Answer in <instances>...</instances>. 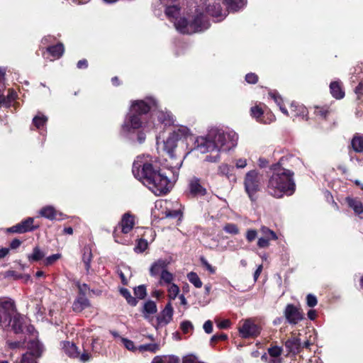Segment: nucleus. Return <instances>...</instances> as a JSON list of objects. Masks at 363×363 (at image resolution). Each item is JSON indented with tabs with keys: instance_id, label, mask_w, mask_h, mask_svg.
<instances>
[{
	"instance_id": "1",
	"label": "nucleus",
	"mask_w": 363,
	"mask_h": 363,
	"mask_svg": "<svg viewBox=\"0 0 363 363\" xmlns=\"http://www.w3.org/2000/svg\"><path fill=\"white\" fill-rule=\"evenodd\" d=\"M150 155H139L133 162V173L155 195L166 194L173 186L167 176L154 166Z\"/></svg>"
},
{
	"instance_id": "2",
	"label": "nucleus",
	"mask_w": 363,
	"mask_h": 363,
	"mask_svg": "<svg viewBox=\"0 0 363 363\" xmlns=\"http://www.w3.org/2000/svg\"><path fill=\"white\" fill-rule=\"evenodd\" d=\"M238 136L234 131L211 129L206 137L196 140V150L201 153L230 150L237 145Z\"/></svg>"
},
{
	"instance_id": "3",
	"label": "nucleus",
	"mask_w": 363,
	"mask_h": 363,
	"mask_svg": "<svg viewBox=\"0 0 363 363\" xmlns=\"http://www.w3.org/2000/svg\"><path fill=\"white\" fill-rule=\"evenodd\" d=\"M273 169V174L267 184L269 194L276 198H281L284 195H292L296 188L294 172L281 167L279 164L275 165Z\"/></svg>"
},
{
	"instance_id": "4",
	"label": "nucleus",
	"mask_w": 363,
	"mask_h": 363,
	"mask_svg": "<svg viewBox=\"0 0 363 363\" xmlns=\"http://www.w3.org/2000/svg\"><path fill=\"white\" fill-rule=\"evenodd\" d=\"M179 8L177 6H167L165 9L167 17L174 21L176 29L184 34H191L207 29L209 27L208 22L205 19L203 14L196 10V15L191 21H188L184 18L177 20L179 15Z\"/></svg>"
},
{
	"instance_id": "5",
	"label": "nucleus",
	"mask_w": 363,
	"mask_h": 363,
	"mask_svg": "<svg viewBox=\"0 0 363 363\" xmlns=\"http://www.w3.org/2000/svg\"><path fill=\"white\" fill-rule=\"evenodd\" d=\"M150 109V105L143 101H135L132 103L128 121L125 122L127 128L138 129L142 126L141 116L147 113Z\"/></svg>"
},
{
	"instance_id": "6",
	"label": "nucleus",
	"mask_w": 363,
	"mask_h": 363,
	"mask_svg": "<svg viewBox=\"0 0 363 363\" xmlns=\"http://www.w3.org/2000/svg\"><path fill=\"white\" fill-rule=\"evenodd\" d=\"M262 182L263 175L257 170L252 169L245 174L243 184L246 193L251 199H253L254 195L260 190Z\"/></svg>"
},
{
	"instance_id": "7",
	"label": "nucleus",
	"mask_w": 363,
	"mask_h": 363,
	"mask_svg": "<svg viewBox=\"0 0 363 363\" xmlns=\"http://www.w3.org/2000/svg\"><path fill=\"white\" fill-rule=\"evenodd\" d=\"M201 3L199 6L202 7V9L205 8L206 13H208L209 15L216 17L218 18V21H220L223 18H224L226 16V11H223L221 6H220V1L221 0H201ZM228 8L233 11H236V10L232 9L226 0H224ZM228 1H231L235 3H237V4H239L238 0H228ZM243 6H242V8ZM241 9V7H240ZM239 9H237L239 10Z\"/></svg>"
},
{
	"instance_id": "8",
	"label": "nucleus",
	"mask_w": 363,
	"mask_h": 363,
	"mask_svg": "<svg viewBox=\"0 0 363 363\" xmlns=\"http://www.w3.org/2000/svg\"><path fill=\"white\" fill-rule=\"evenodd\" d=\"M28 352L22 356L21 363H37L36 359L41 356L43 346L37 340L28 342Z\"/></svg>"
},
{
	"instance_id": "9",
	"label": "nucleus",
	"mask_w": 363,
	"mask_h": 363,
	"mask_svg": "<svg viewBox=\"0 0 363 363\" xmlns=\"http://www.w3.org/2000/svg\"><path fill=\"white\" fill-rule=\"evenodd\" d=\"M238 331L242 338H254L260 334L261 327L253 319L248 318L242 320Z\"/></svg>"
},
{
	"instance_id": "10",
	"label": "nucleus",
	"mask_w": 363,
	"mask_h": 363,
	"mask_svg": "<svg viewBox=\"0 0 363 363\" xmlns=\"http://www.w3.org/2000/svg\"><path fill=\"white\" fill-rule=\"evenodd\" d=\"M34 219L33 218H28L27 219L21 221L16 225L12 226L9 229V232L24 233L26 232L32 231L39 227V225H34Z\"/></svg>"
},
{
	"instance_id": "11",
	"label": "nucleus",
	"mask_w": 363,
	"mask_h": 363,
	"mask_svg": "<svg viewBox=\"0 0 363 363\" xmlns=\"http://www.w3.org/2000/svg\"><path fill=\"white\" fill-rule=\"evenodd\" d=\"M284 313L287 320L292 324H296L303 319L301 313L292 304L287 305Z\"/></svg>"
},
{
	"instance_id": "12",
	"label": "nucleus",
	"mask_w": 363,
	"mask_h": 363,
	"mask_svg": "<svg viewBox=\"0 0 363 363\" xmlns=\"http://www.w3.org/2000/svg\"><path fill=\"white\" fill-rule=\"evenodd\" d=\"M169 264V262L165 259H159L150 267V274L152 277H157L164 272L167 269V266Z\"/></svg>"
},
{
	"instance_id": "13",
	"label": "nucleus",
	"mask_w": 363,
	"mask_h": 363,
	"mask_svg": "<svg viewBox=\"0 0 363 363\" xmlns=\"http://www.w3.org/2000/svg\"><path fill=\"white\" fill-rule=\"evenodd\" d=\"M135 224V216L130 213H125L122 216L119 225L121 228V233L127 234L131 231Z\"/></svg>"
},
{
	"instance_id": "14",
	"label": "nucleus",
	"mask_w": 363,
	"mask_h": 363,
	"mask_svg": "<svg viewBox=\"0 0 363 363\" xmlns=\"http://www.w3.org/2000/svg\"><path fill=\"white\" fill-rule=\"evenodd\" d=\"M189 190L194 196H203L206 194V189L201 184L200 179L196 177L190 180Z\"/></svg>"
},
{
	"instance_id": "15",
	"label": "nucleus",
	"mask_w": 363,
	"mask_h": 363,
	"mask_svg": "<svg viewBox=\"0 0 363 363\" xmlns=\"http://www.w3.org/2000/svg\"><path fill=\"white\" fill-rule=\"evenodd\" d=\"M90 306L88 298L84 296H79L73 303L72 308L74 312L79 313Z\"/></svg>"
},
{
	"instance_id": "16",
	"label": "nucleus",
	"mask_w": 363,
	"mask_h": 363,
	"mask_svg": "<svg viewBox=\"0 0 363 363\" xmlns=\"http://www.w3.org/2000/svg\"><path fill=\"white\" fill-rule=\"evenodd\" d=\"M12 330L15 333H19L23 331V325L24 323V318L20 314H15L13 318H11L9 320Z\"/></svg>"
},
{
	"instance_id": "17",
	"label": "nucleus",
	"mask_w": 363,
	"mask_h": 363,
	"mask_svg": "<svg viewBox=\"0 0 363 363\" xmlns=\"http://www.w3.org/2000/svg\"><path fill=\"white\" fill-rule=\"evenodd\" d=\"M62 349L64 352L72 358H75L79 355V350L77 346L71 342L66 341L62 343Z\"/></svg>"
},
{
	"instance_id": "18",
	"label": "nucleus",
	"mask_w": 363,
	"mask_h": 363,
	"mask_svg": "<svg viewBox=\"0 0 363 363\" xmlns=\"http://www.w3.org/2000/svg\"><path fill=\"white\" fill-rule=\"evenodd\" d=\"M0 310L11 316L16 310L14 301L11 298H0Z\"/></svg>"
},
{
	"instance_id": "19",
	"label": "nucleus",
	"mask_w": 363,
	"mask_h": 363,
	"mask_svg": "<svg viewBox=\"0 0 363 363\" xmlns=\"http://www.w3.org/2000/svg\"><path fill=\"white\" fill-rule=\"evenodd\" d=\"M177 140L171 134L163 141L162 149L167 152L170 156H172L174 149L177 147Z\"/></svg>"
},
{
	"instance_id": "20",
	"label": "nucleus",
	"mask_w": 363,
	"mask_h": 363,
	"mask_svg": "<svg viewBox=\"0 0 363 363\" xmlns=\"http://www.w3.org/2000/svg\"><path fill=\"white\" fill-rule=\"evenodd\" d=\"M155 116L164 125H170L174 123L173 116L169 112L159 111L155 113Z\"/></svg>"
},
{
	"instance_id": "21",
	"label": "nucleus",
	"mask_w": 363,
	"mask_h": 363,
	"mask_svg": "<svg viewBox=\"0 0 363 363\" xmlns=\"http://www.w3.org/2000/svg\"><path fill=\"white\" fill-rule=\"evenodd\" d=\"M330 93L337 99H342L345 96L342 86L338 82H333L330 85Z\"/></svg>"
},
{
	"instance_id": "22",
	"label": "nucleus",
	"mask_w": 363,
	"mask_h": 363,
	"mask_svg": "<svg viewBox=\"0 0 363 363\" xmlns=\"http://www.w3.org/2000/svg\"><path fill=\"white\" fill-rule=\"evenodd\" d=\"M351 146L353 150L356 152H363V135L356 134L352 139Z\"/></svg>"
},
{
	"instance_id": "23",
	"label": "nucleus",
	"mask_w": 363,
	"mask_h": 363,
	"mask_svg": "<svg viewBox=\"0 0 363 363\" xmlns=\"http://www.w3.org/2000/svg\"><path fill=\"white\" fill-rule=\"evenodd\" d=\"M173 308L170 302H169L162 312V317L160 322L165 324L168 323L172 318Z\"/></svg>"
},
{
	"instance_id": "24",
	"label": "nucleus",
	"mask_w": 363,
	"mask_h": 363,
	"mask_svg": "<svg viewBox=\"0 0 363 363\" xmlns=\"http://www.w3.org/2000/svg\"><path fill=\"white\" fill-rule=\"evenodd\" d=\"M47 50L52 56L56 58H60L62 56L65 52V48L62 43H58L55 45L48 47Z\"/></svg>"
},
{
	"instance_id": "25",
	"label": "nucleus",
	"mask_w": 363,
	"mask_h": 363,
	"mask_svg": "<svg viewBox=\"0 0 363 363\" xmlns=\"http://www.w3.org/2000/svg\"><path fill=\"white\" fill-rule=\"evenodd\" d=\"M158 284L160 286H167L172 284L174 280V275L172 273L166 270L164 272L161 274L160 276Z\"/></svg>"
},
{
	"instance_id": "26",
	"label": "nucleus",
	"mask_w": 363,
	"mask_h": 363,
	"mask_svg": "<svg viewBox=\"0 0 363 363\" xmlns=\"http://www.w3.org/2000/svg\"><path fill=\"white\" fill-rule=\"evenodd\" d=\"M177 140L186 138L189 135V130L186 126L176 128L171 133Z\"/></svg>"
},
{
	"instance_id": "27",
	"label": "nucleus",
	"mask_w": 363,
	"mask_h": 363,
	"mask_svg": "<svg viewBox=\"0 0 363 363\" xmlns=\"http://www.w3.org/2000/svg\"><path fill=\"white\" fill-rule=\"evenodd\" d=\"M285 346L291 352H298L301 347L300 340L296 337L291 338L285 342Z\"/></svg>"
},
{
	"instance_id": "28",
	"label": "nucleus",
	"mask_w": 363,
	"mask_h": 363,
	"mask_svg": "<svg viewBox=\"0 0 363 363\" xmlns=\"http://www.w3.org/2000/svg\"><path fill=\"white\" fill-rule=\"evenodd\" d=\"M40 214L48 219L53 220L57 216V211L52 206H48L43 208L40 211Z\"/></svg>"
},
{
	"instance_id": "29",
	"label": "nucleus",
	"mask_w": 363,
	"mask_h": 363,
	"mask_svg": "<svg viewBox=\"0 0 363 363\" xmlns=\"http://www.w3.org/2000/svg\"><path fill=\"white\" fill-rule=\"evenodd\" d=\"M233 167L227 164H221L218 166V173L220 175L225 176L228 179H230L231 177L233 176Z\"/></svg>"
},
{
	"instance_id": "30",
	"label": "nucleus",
	"mask_w": 363,
	"mask_h": 363,
	"mask_svg": "<svg viewBox=\"0 0 363 363\" xmlns=\"http://www.w3.org/2000/svg\"><path fill=\"white\" fill-rule=\"evenodd\" d=\"M152 363H179V359L175 356H157Z\"/></svg>"
},
{
	"instance_id": "31",
	"label": "nucleus",
	"mask_w": 363,
	"mask_h": 363,
	"mask_svg": "<svg viewBox=\"0 0 363 363\" xmlns=\"http://www.w3.org/2000/svg\"><path fill=\"white\" fill-rule=\"evenodd\" d=\"M45 255V252L37 246L33 248V252L28 255V259L30 262H38L41 260Z\"/></svg>"
},
{
	"instance_id": "32",
	"label": "nucleus",
	"mask_w": 363,
	"mask_h": 363,
	"mask_svg": "<svg viewBox=\"0 0 363 363\" xmlns=\"http://www.w3.org/2000/svg\"><path fill=\"white\" fill-rule=\"evenodd\" d=\"M330 113V110L328 106H314V114L320 119H325Z\"/></svg>"
},
{
	"instance_id": "33",
	"label": "nucleus",
	"mask_w": 363,
	"mask_h": 363,
	"mask_svg": "<svg viewBox=\"0 0 363 363\" xmlns=\"http://www.w3.org/2000/svg\"><path fill=\"white\" fill-rule=\"evenodd\" d=\"M138 350L141 352L148 351L152 353H155L160 350V345L157 343L141 345L138 347Z\"/></svg>"
},
{
	"instance_id": "34",
	"label": "nucleus",
	"mask_w": 363,
	"mask_h": 363,
	"mask_svg": "<svg viewBox=\"0 0 363 363\" xmlns=\"http://www.w3.org/2000/svg\"><path fill=\"white\" fill-rule=\"evenodd\" d=\"M121 295L126 299L127 302L131 306H136L138 301L136 298L131 296L130 292L128 289L122 288L120 290Z\"/></svg>"
},
{
	"instance_id": "35",
	"label": "nucleus",
	"mask_w": 363,
	"mask_h": 363,
	"mask_svg": "<svg viewBox=\"0 0 363 363\" xmlns=\"http://www.w3.org/2000/svg\"><path fill=\"white\" fill-rule=\"evenodd\" d=\"M167 286L168 297L170 300H174L178 296L180 289L179 286L174 283L169 284Z\"/></svg>"
},
{
	"instance_id": "36",
	"label": "nucleus",
	"mask_w": 363,
	"mask_h": 363,
	"mask_svg": "<svg viewBox=\"0 0 363 363\" xmlns=\"http://www.w3.org/2000/svg\"><path fill=\"white\" fill-rule=\"evenodd\" d=\"M189 281L196 288H201L202 286V281L197 275L196 273L191 272L187 274Z\"/></svg>"
},
{
	"instance_id": "37",
	"label": "nucleus",
	"mask_w": 363,
	"mask_h": 363,
	"mask_svg": "<svg viewBox=\"0 0 363 363\" xmlns=\"http://www.w3.org/2000/svg\"><path fill=\"white\" fill-rule=\"evenodd\" d=\"M157 312L156 303L152 301H148L144 304V313L154 314Z\"/></svg>"
},
{
	"instance_id": "38",
	"label": "nucleus",
	"mask_w": 363,
	"mask_h": 363,
	"mask_svg": "<svg viewBox=\"0 0 363 363\" xmlns=\"http://www.w3.org/2000/svg\"><path fill=\"white\" fill-rule=\"evenodd\" d=\"M260 232L263 234L264 238H268L269 240H275L278 238L276 233L273 230L265 226H263L260 228Z\"/></svg>"
},
{
	"instance_id": "39",
	"label": "nucleus",
	"mask_w": 363,
	"mask_h": 363,
	"mask_svg": "<svg viewBox=\"0 0 363 363\" xmlns=\"http://www.w3.org/2000/svg\"><path fill=\"white\" fill-rule=\"evenodd\" d=\"M349 205L354 209L355 213L358 214L363 213V205L360 201L350 199L349 201Z\"/></svg>"
},
{
	"instance_id": "40",
	"label": "nucleus",
	"mask_w": 363,
	"mask_h": 363,
	"mask_svg": "<svg viewBox=\"0 0 363 363\" xmlns=\"http://www.w3.org/2000/svg\"><path fill=\"white\" fill-rule=\"evenodd\" d=\"M134 294L138 298H140V299L144 298L147 294L145 286L144 285H140V286H138V287L135 288Z\"/></svg>"
},
{
	"instance_id": "41",
	"label": "nucleus",
	"mask_w": 363,
	"mask_h": 363,
	"mask_svg": "<svg viewBox=\"0 0 363 363\" xmlns=\"http://www.w3.org/2000/svg\"><path fill=\"white\" fill-rule=\"evenodd\" d=\"M223 230L230 234L237 235L239 233V229L238 226L234 223H227L223 227Z\"/></svg>"
},
{
	"instance_id": "42",
	"label": "nucleus",
	"mask_w": 363,
	"mask_h": 363,
	"mask_svg": "<svg viewBox=\"0 0 363 363\" xmlns=\"http://www.w3.org/2000/svg\"><path fill=\"white\" fill-rule=\"evenodd\" d=\"M47 120H48V118L44 116H37L34 117L33 122L37 128H40L45 124V123L47 122Z\"/></svg>"
},
{
	"instance_id": "43",
	"label": "nucleus",
	"mask_w": 363,
	"mask_h": 363,
	"mask_svg": "<svg viewBox=\"0 0 363 363\" xmlns=\"http://www.w3.org/2000/svg\"><path fill=\"white\" fill-rule=\"evenodd\" d=\"M282 349L277 346H274L268 349V353L271 357L279 358Z\"/></svg>"
},
{
	"instance_id": "44",
	"label": "nucleus",
	"mask_w": 363,
	"mask_h": 363,
	"mask_svg": "<svg viewBox=\"0 0 363 363\" xmlns=\"http://www.w3.org/2000/svg\"><path fill=\"white\" fill-rule=\"evenodd\" d=\"M180 328L184 333H188L194 329L193 324L189 320L182 322L181 323Z\"/></svg>"
},
{
	"instance_id": "45",
	"label": "nucleus",
	"mask_w": 363,
	"mask_h": 363,
	"mask_svg": "<svg viewBox=\"0 0 363 363\" xmlns=\"http://www.w3.org/2000/svg\"><path fill=\"white\" fill-rule=\"evenodd\" d=\"M250 111L252 116L257 119L259 118L263 114V111L259 106L252 107Z\"/></svg>"
},
{
	"instance_id": "46",
	"label": "nucleus",
	"mask_w": 363,
	"mask_h": 363,
	"mask_svg": "<svg viewBox=\"0 0 363 363\" xmlns=\"http://www.w3.org/2000/svg\"><path fill=\"white\" fill-rule=\"evenodd\" d=\"M91 260V251H87L84 253L83 255V262L85 264L86 271H89L90 268V263Z\"/></svg>"
},
{
	"instance_id": "47",
	"label": "nucleus",
	"mask_w": 363,
	"mask_h": 363,
	"mask_svg": "<svg viewBox=\"0 0 363 363\" xmlns=\"http://www.w3.org/2000/svg\"><path fill=\"white\" fill-rule=\"evenodd\" d=\"M147 242L145 240L140 239L138 240L135 250L137 252H143L147 249Z\"/></svg>"
},
{
	"instance_id": "48",
	"label": "nucleus",
	"mask_w": 363,
	"mask_h": 363,
	"mask_svg": "<svg viewBox=\"0 0 363 363\" xmlns=\"http://www.w3.org/2000/svg\"><path fill=\"white\" fill-rule=\"evenodd\" d=\"M296 108V110L292 109V111H294L295 113L294 114V116H304V114L306 113V108L303 106H294V104L291 105V108Z\"/></svg>"
},
{
	"instance_id": "49",
	"label": "nucleus",
	"mask_w": 363,
	"mask_h": 363,
	"mask_svg": "<svg viewBox=\"0 0 363 363\" xmlns=\"http://www.w3.org/2000/svg\"><path fill=\"white\" fill-rule=\"evenodd\" d=\"M234 164L238 169H244L247 165V161L245 158L236 159L234 161Z\"/></svg>"
},
{
	"instance_id": "50",
	"label": "nucleus",
	"mask_w": 363,
	"mask_h": 363,
	"mask_svg": "<svg viewBox=\"0 0 363 363\" xmlns=\"http://www.w3.org/2000/svg\"><path fill=\"white\" fill-rule=\"evenodd\" d=\"M60 254H55V255H50L45 259L44 263L47 266L50 265V264H53L55 262H56L58 259H60Z\"/></svg>"
},
{
	"instance_id": "51",
	"label": "nucleus",
	"mask_w": 363,
	"mask_h": 363,
	"mask_svg": "<svg viewBox=\"0 0 363 363\" xmlns=\"http://www.w3.org/2000/svg\"><path fill=\"white\" fill-rule=\"evenodd\" d=\"M75 358L79 359L82 362L84 363L90 359L91 354L86 351H84L82 353H80V352L79 351V355Z\"/></svg>"
},
{
	"instance_id": "52",
	"label": "nucleus",
	"mask_w": 363,
	"mask_h": 363,
	"mask_svg": "<svg viewBox=\"0 0 363 363\" xmlns=\"http://www.w3.org/2000/svg\"><path fill=\"white\" fill-rule=\"evenodd\" d=\"M307 305L309 307H314L317 305L318 301L316 297L313 294H308L306 297Z\"/></svg>"
},
{
	"instance_id": "53",
	"label": "nucleus",
	"mask_w": 363,
	"mask_h": 363,
	"mask_svg": "<svg viewBox=\"0 0 363 363\" xmlns=\"http://www.w3.org/2000/svg\"><path fill=\"white\" fill-rule=\"evenodd\" d=\"M245 80L249 84H255L258 80V77L254 73H249L246 74Z\"/></svg>"
},
{
	"instance_id": "54",
	"label": "nucleus",
	"mask_w": 363,
	"mask_h": 363,
	"mask_svg": "<svg viewBox=\"0 0 363 363\" xmlns=\"http://www.w3.org/2000/svg\"><path fill=\"white\" fill-rule=\"evenodd\" d=\"M11 316L9 313H6V312L0 310V325L6 323L8 321L9 322Z\"/></svg>"
},
{
	"instance_id": "55",
	"label": "nucleus",
	"mask_w": 363,
	"mask_h": 363,
	"mask_svg": "<svg viewBox=\"0 0 363 363\" xmlns=\"http://www.w3.org/2000/svg\"><path fill=\"white\" fill-rule=\"evenodd\" d=\"M215 152V155H207L206 157V159L205 160L207 161V162H217L219 161L220 160V155H219V152Z\"/></svg>"
},
{
	"instance_id": "56",
	"label": "nucleus",
	"mask_w": 363,
	"mask_h": 363,
	"mask_svg": "<svg viewBox=\"0 0 363 363\" xmlns=\"http://www.w3.org/2000/svg\"><path fill=\"white\" fill-rule=\"evenodd\" d=\"M257 235V233L255 230H248L246 233V238L248 242L253 241Z\"/></svg>"
},
{
	"instance_id": "57",
	"label": "nucleus",
	"mask_w": 363,
	"mask_h": 363,
	"mask_svg": "<svg viewBox=\"0 0 363 363\" xmlns=\"http://www.w3.org/2000/svg\"><path fill=\"white\" fill-rule=\"evenodd\" d=\"M239 1V4H237V3H233V2H230L228 1V0H226V1L228 2V4H229L230 7L232 9H234V10H237L238 9L242 7V6H244L245 5V0H238Z\"/></svg>"
},
{
	"instance_id": "58",
	"label": "nucleus",
	"mask_w": 363,
	"mask_h": 363,
	"mask_svg": "<svg viewBox=\"0 0 363 363\" xmlns=\"http://www.w3.org/2000/svg\"><path fill=\"white\" fill-rule=\"evenodd\" d=\"M269 241L270 240L268 238L264 237L260 238L258 240L257 245L260 248L267 247L269 245Z\"/></svg>"
},
{
	"instance_id": "59",
	"label": "nucleus",
	"mask_w": 363,
	"mask_h": 363,
	"mask_svg": "<svg viewBox=\"0 0 363 363\" xmlns=\"http://www.w3.org/2000/svg\"><path fill=\"white\" fill-rule=\"evenodd\" d=\"M23 344L21 342L19 341H7L6 345L10 349H16V348H21L23 346Z\"/></svg>"
},
{
	"instance_id": "60",
	"label": "nucleus",
	"mask_w": 363,
	"mask_h": 363,
	"mask_svg": "<svg viewBox=\"0 0 363 363\" xmlns=\"http://www.w3.org/2000/svg\"><path fill=\"white\" fill-rule=\"evenodd\" d=\"M203 330L204 331L208 333V334H210L213 332V323L211 320H207L203 324Z\"/></svg>"
},
{
	"instance_id": "61",
	"label": "nucleus",
	"mask_w": 363,
	"mask_h": 363,
	"mask_svg": "<svg viewBox=\"0 0 363 363\" xmlns=\"http://www.w3.org/2000/svg\"><path fill=\"white\" fill-rule=\"evenodd\" d=\"M122 341L125 345V347L129 350H134L135 348L134 347V342L130 340L123 338Z\"/></svg>"
},
{
	"instance_id": "62",
	"label": "nucleus",
	"mask_w": 363,
	"mask_h": 363,
	"mask_svg": "<svg viewBox=\"0 0 363 363\" xmlns=\"http://www.w3.org/2000/svg\"><path fill=\"white\" fill-rule=\"evenodd\" d=\"M230 325V321L228 319L223 320L218 323L217 326L220 329H226Z\"/></svg>"
},
{
	"instance_id": "63",
	"label": "nucleus",
	"mask_w": 363,
	"mask_h": 363,
	"mask_svg": "<svg viewBox=\"0 0 363 363\" xmlns=\"http://www.w3.org/2000/svg\"><path fill=\"white\" fill-rule=\"evenodd\" d=\"M202 264L209 271L210 273L214 274L215 269L204 258L201 259Z\"/></svg>"
},
{
	"instance_id": "64",
	"label": "nucleus",
	"mask_w": 363,
	"mask_h": 363,
	"mask_svg": "<svg viewBox=\"0 0 363 363\" xmlns=\"http://www.w3.org/2000/svg\"><path fill=\"white\" fill-rule=\"evenodd\" d=\"M355 93L357 95L358 98L363 96V81H361L359 83V85L356 87Z\"/></svg>"
}]
</instances>
